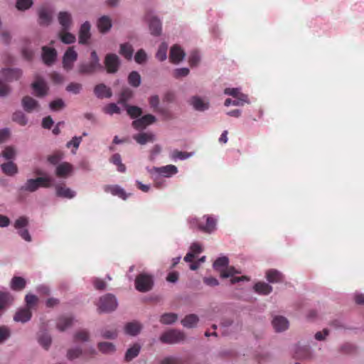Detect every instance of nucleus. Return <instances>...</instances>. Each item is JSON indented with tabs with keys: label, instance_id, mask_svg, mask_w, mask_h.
Returning a JSON list of instances; mask_svg holds the SVG:
<instances>
[{
	"label": "nucleus",
	"instance_id": "nucleus-1",
	"mask_svg": "<svg viewBox=\"0 0 364 364\" xmlns=\"http://www.w3.org/2000/svg\"><path fill=\"white\" fill-rule=\"evenodd\" d=\"M55 179L48 176L44 175L35 178H28L19 187L21 192L34 193L40 188H48L54 186Z\"/></svg>",
	"mask_w": 364,
	"mask_h": 364
},
{
	"label": "nucleus",
	"instance_id": "nucleus-2",
	"mask_svg": "<svg viewBox=\"0 0 364 364\" xmlns=\"http://www.w3.org/2000/svg\"><path fill=\"white\" fill-rule=\"evenodd\" d=\"M104 66L100 63V58L95 50L90 53V61L80 63L77 66L78 73L81 75H91L97 70H103Z\"/></svg>",
	"mask_w": 364,
	"mask_h": 364
},
{
	"label": "nucleus",
	"instance_id": "nucleus-3",
	"mask_svg": "<svg viewBox=\"0 0 364 364\" xmlns=\"http://www.w3.org/2000/svg\"><path fill=\"white\" fill-rule=\"evenodd\" d=\"M146 171L150 173L153 180H157L160 177L171 178L178 172V168L172 164L160 167H146Z\"/></svg>",
	"mask_w": 364,
	"mask_h": 364
},
{
	"label": "nucleus",
	"instance_id": "nucleus-4",
	"mask_svg": "<svg viewBox=\"0 0 364 364\" xmlns=\"http://www.w3.org/2000/svg\"><path fill=\"white\" fill-rule=\"evenodd\" d=\"M201 220L204 223L201 222L200 232L206 235H213L218 230L220 220L218 215L205 214L202 216Z\"/></svg>",
	"mask_w": 364,
	"mask_h": 364
},
{
	"label": "nucleus",
	"instance_id": "nucleus-5",
	"mask_svg": "<svg viewBox=\"0 0 364 364\" xmlns=\"http://www.w3.org/2000/svg\"><path fill=\"white\" fill-rule=\"evenodd\" d=\"M118 306L117 297L110 293L106 294L99 299L98 311L100 313H110Z\"/></svg>",
	"mask_w": 364,
	"mask_h": 364
},
{
	"label": "nucleus",
	"instance_id": "nucleus-6",
	"mask_svg": "<svg viewBox=\"0 0 364 364\" xmlns=\"http://www.w3.org/2000/svg\"><path fill=\"white\" fill-rule=\"evenodd\" d=\"M154 284V277L147 273H140L135 279V288L139 292L149 291L152 289Z\"/></svg>",
	"mask_w": 364,
	"mask_h": 364
},
{
	"label": "nucleus",
	"instance_id": "nucleus-7",
	"mask_svg": "<svg viewBox=\"0 0 364 364\" xmlns=\"http://www.w3.org/2000/svg\"><path fill=\"white\" fill-rule=\"evenodd\" d=\"M184 333L178 329L171 328L164 332L159 337V340L164 344L178 343L185 340Z\"/></svg>",
	"mask_w": 364,
	"mask_h": 364
},
{
	"label": "nucleus",
	"instance_id": "nucleus-8",
	"mask_svg": "<svg viewBox=\"0 0 364 364\" xmlns=\"http://www.w3.org/2000/svg\"><path fill=\"white\" fill-rule=\"evenodd\" d=\"M188 104L198 112H205L210 108V100L207 97L198 95L190 97Z\"/></svg>",
	"mask_w": 364,
	"mask_h": 364
},
{
	"label": "nucleus",
	"instance_id": "nucleus-9",
	"mask_svg": "<svg viewBox=\"0 0 364 364\" xmlns=\"http://www.w3.org/2000/svg\"><path fill=\"white\" fill-rule=\"evenodd\" d=\"M145 20L148 23L151 35L155 37L160 36L162 33V22L161 19L152 12H149L146 14Z\"/></svg>",
	"mask_w": 364,
	"mask_h": 364
},
{
	"label": "nucleus",
	"instance_id": "nucleus-10",
	"mask_svg": "<svg viewBox=\"0 0 364 364\" xmlns=\"http://www.w3.org/2000/svg\"><path fill=\"white\" fill-rule=\"evenodd\" d=\"M104 64L107 73L114 74L119 70L122 62L117 54L109 53L105 55Z\"/></svg>",
	"mask_w": 364,
	"mask_h": 364
},
{
	"label": "nucleus",
	"instance_id": "nucleus-11",
	"mask_svg": "<svg viewBox=\"0 0 364 364\" xmlns=\"http://www.w3.org/2000/svg\"><path fill=\"white\" fill-rule=\"evenodd\" d=\"M294 356L300 360H311L314 357V350L309 345L301 346L296 344L293 348Z\"/></svg>",
	"mask_w": 364,
	"mask_h": 364
},
{
	"label": "nucleus",
	"instance_id": "nucleus-12",
	"mask_svg": "<svg viewBox=\"0 0 364 364\" xmlns=\"http://www.w3.org/2000/svg\"><path fill=\"white\" fill-rule=\"evenodd\" d=\"M77 53L73 47H69L63 54L62 65L63 68L66 71H70L73 68L74 63L77 59Z\"/></svg>",
	"mask_w": 364,
	"mask_h": 364
},
{
	"label": "nucleus",
	"instance_id": "nucleus-13",
	"mask_svg": "<svg viewBox=\"0 0 364 364\" xmlns=\"http://www.w3.org/2000/svg\"><path fill=\"white\" fill-rule=\"evenodd\" d=\"M31 87L33 91V94L39 98L46 97L48 95V87L45 80L38 77L36 80L31 83Z\"/></svg>",
	"mask_w": 364,
	"mask_h": 364
},
{
	"label": "nucleus",
	"instance_id": "nucleus-14",
	"mask_svg": "<svg viewBox=\"0 0 364 364\" xmlns=\"http://www.w3.org/2000/svg\"><path fill=\"white\" fill-rule=\"evenodd\" d=\"M0 73L6 82H14L18 80L23 75V71L18 68H4Z\"/></svg>",
	"mask_w": 364,
	"mask_h": 364
},
{
	"label": "nucleus",
	"instance_id": "nucleus-15",
	"mask_svg": "<svg viewBox=\"0 0 364 364\" xmlns=\"http://www.w3.org/2000/svg\"><path fill=\"white\" fill-rule=\"evenodd\" d=\"M41 58L43 63L47 66H51L57 60L58 53L54 48L44 46L41 48Z\"/></svg>",
	"mask_w": 364,
	"mask_h": 364
},
{
	"label": "nucleus",
	"instance_id": "nucleus-16",
	"mask_svg": "<svg viewBox=\"0 0 364 364\" xmlns=\"http://www.w3.org/2000/svg\"><path fill=\"white\" fill-rule=\"evenodd\" d=\"M156 117L151 114H146L132 122V127L136 130L145 129L147 126L154 124Z\"/></svg>",
	"mask_w": 364,
	"mask_h": 364
},
{
	"label": "nucleus",
	"instance_id": "nucleus-17",
	"mask_svg": "<svg viewBox=\"0 0 364 364\" xmlns=\"http://www.w3.org/2000/svg\"><path fill=\"white\" fill-rule=\"evenodd\" d=\"M58 23L61 26L62 31H70L73 26V16L70 12L68 11H62L58 12L57 15Z\"/></svg>",
	"mask_w": 364,
	"mask_h": 364
},
{
	"label": "nucleus",
	"instance_id": "nucleus-18",
	"mask_svg": "<svg viewBox=\"0 0 364 364\" xmlns=\"http://www.w3.org/2000/svg\"><path fill=\"white\" fill-rule=\"evenodd\" d=\"M91 25L89 21H86L81 24L78 33V43L81 45L87 46L89 44L91 38Z\"/></svg>",
	"mask_w": 364,
	"mask_h": 364
},
{
	"label": "nucleus",
	"instance_id": "nucleus-19",
	"mask_svg": "<svg viewBox=\"0 0 364 364\" xmlns=\"http://www.w3.org/2000/svg\"><path fill=\"white\" fill-rule=\"evenodd\" d=\"M38 23L41 26H48L52 21V11L46 7H41L38 9Z\"/></svg>",
	"mask_w": 364,
	"mask_h": 364
},
{
	"label": "nucleus",
	"instance_id": "nucleus-20",
	"mask_svg": "<svg viewBox=\"0 0 364 364\" xmlns=\"http://www.w3.org/2000/svg\"><path fill=\"white\" fill-rule=\"evenodd\" d=\"M185 55L184 50L179 45L175 44L171 47L169 60L172 63L178 64L184 59Z\"/></svg>",
	"mask_w": 364,
	"mask_h": 364
},
{
	"label": "nucleus",
	"instance_id": "nucleus-21",
	"mask_svg": "<svg viewBox=\"0 0 364 364\" xmlns=\"http://www.w3.org/2000/svg\"><path fill=\"white\" fill-rule=\"evenodd\" d=\"M104 191L124 200H126L132 195V193H127L125 190L119 185H107L104 187Z\"/></svg>",
	"mask_w": 364,
	"mask_h": 364
},
{
	"label": "nucleus",
	"instance_id": "nucleus-22",
	"mask_svg": "<svg viewBox=\"0 0 364 364\" xmlns=\"http://www.w3.org/2000/svg\"><path fill=\"white\" fill-rule=\"evenodd\" d=\"M74 320L73 316L60 315L56 320V328L60 332H63L73 326Z\"/></svg>",
	"mask_w": 364,
	"mask_h": 364
},
{
	"label": "nucleus",
	"instance_id": "nucleus-23",
	"mask_svg": "<svg viewBox=\"0 0 364 364\" xmlns=\"http://www.w3.org/2000/svg\"><path fill=\"white\" fill-rule=\"evenodd\" d=\"M14 298L8 291H0V318L2 316L6 309L12 304Z\"/></svg>",
	"mask_w": 364,
	"mask_h": 364
},
{
	"label": "nucleus",
	"instance_id": "nucleus-24",
	"mask_svg": "<svg viewBox=\"0 0 364 364\" xmlns=\"http://www.w3.org/2000/svg\"><path fill=\"white\" fill-rule=\"evenodd\" d=\"M32 318V311L30 308L21 307L17 309L14 316V320L16 322L25 323L28 322Z\"/></svg>",
	"mask_w": 364,
	"mask_h": 364
},
{
	"label": "nucleus",
	"instance_id": "nucleus-25",
	"mask_svg": "<svg viewBox=\"0 0 364 364\" xmlns=\"http://www.w3.org/2000/svg\"><path fill=\"white\" fill-rule=\"evenodd\" d=\"M272 324L277 333L286 331L289 326V321L282 316H275L272 321Z\"/></svg>",
	"mask_w": 364,
	"mask_h": 364
},
{
	"label": "nucleus",
	"instance_id": "nucleus-26",
	"mask_svg": "<svg viewBox=\"0 0 364 364\" xmlns=\"http://www.w3.org/2000/svg\"><path fill=\"white\" fill-rule=\"evenodd\" d=\"M94 94L98 99H109L112 96L111 89L104 83H100L95 86Z\"/></svg>",
	"mask_w": 364,
	"mask_h": 364
},
{
	"label": "nucleus",
	"instance_id": "nucleus-27",
	"mask_svg": "<svg viewBox=\"0 0 364 364\" xmlns=\"http://www.w3.org/2000/svg\"><path fill=\"white\" fill-rule=\"evenodd\" d=\"M55 194L62 198L72 199L75 197L76 192L70 188L61 185H55Z\"/></svg>",
	"mask_w": 364,
	"mask_h": 364
},
{
	"label": "nucleus",
	"instance_id": "nucleus-28",
	"mask_svg": "<svg viewBox=\"0 0 364 364\" xmlns=\"http://www.w3.org/2000/svg\"><path fill=\"white\" fill-rule=\"evenodd\" d=\"M21 105L26 112H31L39 107L38 102L30 96H25L22 98Z\"/></svg>",
	"mask_w": 364,
	"mask_h": 364
},
{
	"label": "nucleus",
	"instance_id": "nucleus-29",
	"mask_svg": "<svg viewBox=\"0 0 364 364\" xmlns=\"http://www.w3.org/2000/svg\"><path fill=\"white\" fill-rule=\"evenodd\" d=\"M97 26L100 33H106L111 29L112 23L109 16H102L98 18Z\"/></svg>",
	"mask_w": 364,
	"mask_h": 364
},
{
	"label": "nucleus",
	"instance_id": "nucleus-30",
	"mask_svg": "<svg viewBox=\"0 0 364 364\" xmlns=\"http://www.w3.org/2000/svg\"><path fill=\"white\" fill-rule=\"evenodd\" d=\"M194 155V152H186L179 151L178 149H173L169 154V157L171 161H185Z\"/></svg>",
	"mask_w": 364,
	"mask_h": 364
},
{
	"label": "nucleus",
	"instance_id": "nucleus-31",
	"mask_svg": "<svg viewBox=\"0 0 364 364\" xmlns=\"http://www.w3.org/2000/svg\"><path fill=\"white\" fill-rule=\"evenodd\" d=\"M142 328L141 325L137 321L128 322L124 326L125 333L131 336H136L141 332Z\"/></svg>",
	"mask_w": 364,
	"mask_h": 364
},
{
	"label": "nucleus",
	"instance_id": "nucleus-32",
	"mask_svg": "<svg viewBox=\"0 0 364 364\" xmlns=\"http://www.w3.org/2000/svg\"><path fill=\"white\" fill-rule=\"evenodd\" d=\"M255 293L259 295H269L272 291V287L268 283L264 282H258L253 286Z\"/></svg>",
	"mask_w": 364,
	"mask_h": 364
},
{
	"label": "nucleus",
	"instance_id": "nucleus-33",
	"mask_svg": "<svg viewBox=\"0 0 364 364\" xmlns=\"http://www.w3.org/2000/svg\"><path fill=\"white\" fill-rule=\"evenodd\" d=\"M133 139L139 144L144 145L147 142L154 141L155 140V135L151 132H140L134 134Z\"/></svg>",
	"mask_w": 364,
	"mask_h": 364
},
{
	"label": "nucleus",
	"instance_id": "nucleus-34",
	"mask_svg": "<svg viewBox=\"0 0 364 364\" xmlns=\"http://www.w3.org/2000/svg\"><path fill=\"white\" fill-rule=\"evenodd\" d=\"M235 100H232L230 98H227L224 102V105L225 107L229 106H243L245 103L249 104L250 102L248 100V97L247 95L240 94L238 97H235Z\"/></svg>",
	"mask_w": 364,
	"mask_h": 364
},
{
	"label": "nucleus",
	"instance_id": "nucleus-35",
	"mask_svg": "<svg viewBox=\"0 0 364 364\" xmlns=\"http://www.w3.org/2000/svg\"><path fill=\"white\" fill-rule=\"evenodd\" d=\"M73 170L71 164L67 162L60 164L55 168V174L60 178H67Z\"/></svg>",
	"mask_w": 364,
	"mask_h": 364
},
{
	"label": "nucleus",
	"instance_id": "nucleus-36",
	"mask_svg": "<svg viewBox=\"0 0 364 364\" xmlns=\"http://www.w3.org/2000/svg\"><path fill=\"white\" fill-rule=\"evenodd\" d=\"M141 350V346L139 343H134L130 348H129L125 352L124 355V360L126 362H129L132 360L134 358H136Z\"/></svg>",
	"mask_w": 364,
	"mask_h": 364
},
{
	"label": "nucleus",
	"instance_id": "nucleus-37",
	"mask_svg": "<svg viewBox=\"0 0 364 364\" xmlns=\"http://www.w3.org/2000/svg\"><path fill=\"white\" fill-rule=\"evenodd\" d=\"M26 286V280L19 276H14L10 283V287L14 291H21L23 290Z\"/></svg>",
	"mask_w": 364,
	"mask_h": 364
},
{
	"label": "nucleus",
	"instance_id": "nucleus-38",
	"mask_svg": "<svg viewBox=\"0 0 364 364\" xmlns=\"http://www.w3.org/2000/svg\"><path fill=\"white\" fill-rule=\"evenodd\" d=\"M199 318L196 314H191L186 315L182 320L181 324L187 328H193L197 326Z\"/></svg>",
	"mask_w": 364,
	"mask_h": 364
},
{
	"label": "nucleus",
	"instance_id": "nucleus-39",
	"mask_svg": "<svg viewBox=\"0 0 364 364\" xmlns=\"http://www.w3.org/2000/svg\"><path fill=\"white\" fill-rule=\"evenodd\" d=\"M1 169L4 173L9 176H14L18 173V167L13 161L1 164Z\"/></svg>",
	"mask_w": 364,
	"mask_h": 364
},
{
	"label": "nucleus",
	"instance_id": "nucleus-40",
	"mask_svg": "<svg viewBox=\"0 0 364 364\" xmlns=\"http://www.w3.org/2000/svg\"><path fill=\"white\" fill-rule=\"evenodd\" d=\"M119 54L128 60H132L134 48L129 43H124L119 46Z\"/></svg>",
	"mask_w": 364,
	"mask_h": 364
},
{
	"label": "nucleus",
	"instance_id": "nucleus-41",
	"mask_svg": "<svg viewBox=\"0 0 364 364\" xmlns=\"http://www.w3.org/2000/svg\"><path fill=\"white\" fill-rule=\"evenodd\" d=\"M133 92L129 88L123 89L119 95L118 104L121 105L123 107L129 105L128 101L132 97Z\"/></svg>",
	"mask_w": 364,
	"mask_h": 364
},
{
	"label": "nucleus",
	"instance_id": "nucleus-42",
	"mask_svg": "<svg viewBox=\"0 0 364 364\" xmlns=\"http://www.w3.org/2000/svg\"><path fill=\"white\" fill-rule=\"evenodd\" d=\"M186 224L188 228L191 230H196L200 232V227L201 225V218L196 215H189L186 218Z\"/></svg>",
	"mask_w": 364,
	"mask_h": 364
},
{
	"label": "nucleus",
	"instance_id": "nucleus-43",
	"mask_svg": "<svg viewBox=\"0 0 364 364\" xmlns=\"http://www.w3.org/2000/svg\"><path fill=\"white\" fill-rule=\"evenodd\" d=\"M98 350L105 355L113 353L116 351V346L109 342H99L97 343Z\"/></svg>",
	"mask_w": 364,
	"mask_h": 364
},
{
	"label": "nucleus",
	"instance_id": "nucleus-44",
	"mask_svg": "<svg viewBox=\"0 0 364 364\" xmlns=\"http://www.w3.org/2000/svg\"><path fill=\"white\" fill-rule=\"evenodd\" d=\"M267 280L269 283H277L282 281V274L277 269H269L266 274Z\"/></svg>",
	"mask_w": 364,
	"mask_h": 364
},
{
	"label": "nucleus",
	"instance_id": "nucleus-45",
	"mask_svg": "<svg viewBox=\"0 0 364 364\" xmlns=\"http://www.w3.org/2000/svg\"><path fill=\"white\" fill-rule=\"evenodd\" d=\"M38 342L44 349L48 350L51 345L52 338L47 331H44L38 336Z\"/></svg>",
	"mask_w": 364,
	"mask_h": 364
},
{
	"label": "nucleus",
	"instance_id": "nucleus-46",
	"mask_svg": "<svg viewBox=\"0 0 364 364\" xmlns=\"http://www.w3.org/2000/svg\"><path fill=\"white\" fill-rule=\"evenodd\" d=\"M168 48V45L166 42H162L156 53V58L160 61L163 62L166 60L167 58V50Z\"/></svg>",
	"mask_w": 364,
	"mask_h": 364
},
{
	"label": "nucleus",
	"instance_id": "nucleus-47",
	"mask_svg": "<svg viewBox=\"0 0 364 364\" xmlns=\"http://www.w3.org/2000/svg\"><path fill=\"white\" fill-rule=\"evenodd\" d=\"M109 162L117 166V169L120 173H124L126 171V166L122 162V158L119 154H114L109 159Z\"/></svg>",
	"mask_w": 364,
	"mask_h": 364
},
{
	"label": "nucleus",
	"instance_id": "nucleus-48",
	"mask_svg": "<svg viewBox=\"0 0 364 364\" xmlns=\"http://www.w3.org/2000/svg\"><path fill=\"white\" fill-rule=\"evenodd\" d=\"M128 83L133 87H138L141 83V77L137 71H132L127 77Z\"/></svg>",
	"mask_w": 364,
	"mask_h": 364
},
{
	"label": "nucleus",
	"instance_id": "nucleus-49",
	"mask_svg": "<svg viewBox=\"0 0 364 364\" xmlns=\"http://www.w3.org/2000/svg\"><path fill=\"white\" fill-rule=\"evenodd\" d=\"M229 265V259L226 256L218 257L213 264V267L216 271L221 272V269L228 267Z\"/></svg>",
	"mask_w": 364,
	"mask_h": 364
},
{
	"label": "nucleus",
	"instance_id": "nucleus-50",
	"mask_svg": "<svg viewBox=\"0 0 364 364\" xmlns=\"http://www.w3.org/2000/svg\"><path fill=\"white\" fill-rule=\"evenodd\" d=\"M178 319V315L175 313H165L163 314L159 321L164 325H171L174 323Z\"/></svg>",
	"mask_w": 364,
	"mask_h": 364
},
{
	"label": "nucleus",
	"instance_id": "nucleus-51",
	"mask_svg": "<svg viewBox=\"0 0 364 364\" xmlns=\"http://www.w3.org/2000/svg\"><path fill=\"white\" fill-rule=\"evenodd\" d=\"M127 114L132 119H136L142 114V109L139 107L135 105H127V107H124Z\"/></svg>",
	"mask_w": 364,
	"mask_h": 364
},
{
	"label": "nucleus",
	"instance_id": "nucleus-52",
	"mask_svg": "<svg viewBox=\"0 0 364 364\" xmlns=\"http://www.w3.org/2000/svg\"><path fill=\"white\" fill-rule=\"evenodd\" d=\"M59 38L60 41L65 44H72L74 43L76 41V37L74 34L71 33L70 31H62L59 35Z\"/></svg>",
	"mask_w": 364,
	"mask_h": 364
},
{
	"label": "nucleus",
	"instance_id": "nucleus-53",
	"mask_svg": "<svg viewBox=\"0 0 364 364\" xmlns=\"http://www.w3.org/2000/svg\"><path fill=\"white\" fill-rule=\"evenodd\" d=\"M12 120L21 126H25L28 123V118L21 111H16L12 114Z\"/></svg>",
	"mask_w": 364,
	"mask_h": 364
},
{
	"label": "nucleus",
	"instance_id": "nucleus-54",
	"mask_svg": "<svg viewBox=\"0 0 364 364\" xmlns=\"http://www.w3.org/2000/svg\"><path fill=\"white\" fill-rule=\"evenodd\" d=\"M134 58L137 64L143 65L147 61L148 55L144 49L140 48L136 52Z\"/></svg>",
	"mask_w": 364,
	"mask_h": 364
},
{
	"label": "nucleus",
	"instance_id": "nucleus-55",
	"mask_svg": "<svg viewBox=\"0 0 364 364\" xmlns=\"http://www.w3.org/2000/svg\"><path fill=\"white\" fill-rule=\"evenodd\" d=\"M149 105L150 108L153 109L156 113L160 109L161 107H159L160 99L158 95H151L148 98Z\"/></svg>",
	"mask_w": 364,
	"mask_h": 364
},
{
	"label": "nucleus",
	"instance_id": "nucleus-56",
	"mask_svg": "<svg viewBox=\"0 0 364 364\" xmlns=\"http://www.w3.org/2000/svg\"><path fill=\"white\" fill-rule=\"evenodd\" d=\"M2 157L9 161H13L16 156L15 149L11 146H6L1 153Z\"/></svg>",
	"mask_w": 364,
	"mask_h": 364
},
{
	"label": "nucleus",
	"instance_id": "nucleus-57",
	"mask_svg": "<svg viewBox=\"0 0 364 364\" xmlns=\"http://www.w3.org/2000/svg\"><path fill=\"white\" fill-rule=\"evenodd\" d=\"M104 112L109 115H113L114 114H120L121 109L114 102L107 104L103 108Z\"/></svg>",
	"mask_w": 364,
	"mask_h": 364
},
{
	"label": "nucleus",
	"instance_id": "nucleus-58",
	"mask_svg": "<svg viewBox=\"0 0 364 364\" xmlns=\"http://www.w3.org/2000/svg\"><path fill=\"white\" fill-rule=\"evenodd\" d=\"M65 107V102L61 98H58L56 100H54L49 103V108L53 112L59 111V110L63 109Z\"/></svg>",
	"mask_w": 364,
	"mask_h": 364
},
{
	"label": "nucleus",
	"instance_id": "nucleus-59",
	"mask_svg": "<svg viewBox=\"0 0 364 364\" xmlns=\"http://www.w3.org/2000/svg\"><path fill=\"white\" fill-rule=\"evenodd\" d=\"M190 73L188 68H179L173 70V77L175 79H181L188 76Z\"/></svg>",
	"mask_w": 364,
	"mask_h": 364
},
{
	"label": "nucleus",
	"instance_id": "nucleus-60",
	"mask_svg": "<svg viewBox=\"0 0 364 364\" xmlns=\"http://www.w3.org/2000/svg\"><path fill=\"white\" fill-rule=\"evenodd\" d=\"M89 332L86 329H82L80 331H77L74 334V339L76 341H82V342H87L89 340Z\"/></svg>",
	"mask_w": 364,
	"mask_h": 364
},
{
	"label": "nucleus",
	"instance_id": "nucleus-61",
	"mask_svg": "<svg viewBox=\"0 0 364 364\" xmlns=\"http://www.w3.org/2000/svg\"><path fill=\"white\" fill-rule=\"evenodd\" d=\"M82 89V85L78 82H70L69 83L65 90L68 92L77 95L80 94Z\"/></svg>",
	"mask_w": 364,
	"mask_h": 364
},
{
	"label": "nucleus",
	"instance_id": "nucleus-62",
	"mask_svg": "<svg viewBox=\"0 0 364 364\" xmlns=\"http://www.w3.org/2000/svg\"><path fill=\"white\" fill-rule=\"evenodd\" d=\"M82 140V136H75L72 138V139L70 141L67 142L66 146L68 148L73 146L75 149L72 150V153L75 154L76 153L77 149L79 148V146H80Z\"/></svg>",
	"mask_w": 364,
	"mask_h": 364
},
{
	"label": "nucleus",
	"instance_id": "nucleus-63",
	"mask_svg": "<svg viewBox=\"0 0 364 364\" xmlns=\"http://www.w3.org/2000/svg\"><path fill=\"white\" fill-rule=\"evenodd\" d=\"M28 225V219L25 216L19 217L14 222V228L18 231L19 230L25 229Z\"/></svg>",
	"mask_w": 364,
	"mask_h": 364
},
{
	"label": "nucleus",
	"instance_id": "nucleus-64",
	"mask_svg": "<svg viewBox=\"0 0 364 364\" xmlns=\"http://www.w3.org/2000/svg\"><path fill=\"white\" fill-rule=\"evenodd\" d=\"M82 353V350L80 347L76 346L70 348L68 350L67 357L69 360H72L80 357Z\"/></svg>",
	"mask_w": 364,
	"mask_h": 364
}]
</instances>
